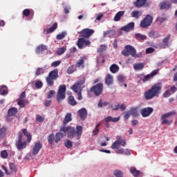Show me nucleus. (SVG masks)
<instances>
[{"label":"nucleus","mask_w":177,"mask_h":177,"mask_svg":"<svg viewBox=\"0 0 177 177\" xmlns=\"http://www.w3.org/2000/svg\"><path fill=\"white\" fill-rule=\"evenodd\" d=\"M59 131L67 133V136L70 139H73V138H75V136H77V140H80V139H81V135H82V127L77 126L75 130V128L71 126H68L67 127L63 126L61 127Z\"/></svg>","instance_id":"obj_1"},{"label":"nucleus","mask_w":177,"mask_h":177,"mask_svg":"<svg viewBox=\"0 0 177 177\" xmlns=\"http://www.w3.org/2000/svg\"><path fill=\"white\" fill-rule=\"evenodd\" d=\"M21 132L22 133H19L18 136V139L15 142V146L17 150H24V149H26L27 142L28 143H30L32 139L31 133L28 132L26 129H23L21 130ZM23 135H24V136H26L27 141H23Z\"/></svg>","instance_id":"obj_2"},{"label":"nucleus","mask_w":177,"mask_h":177,"mask_svg":"<svg viewBox=\"0 0 177 177\" xmlns=\"http://www.w3.org/2000/svg\"><path fill=\"white\" fill-rule=\"evenodd\" d=\"M161 89H162V82H159L154 84L150 89L145 92V98L146 100H150V99H153V97L158 96V95L161 93Z\"/></svg>","instance_id":"obj_3"},{"label":"nucleus","mask_w":177,"mask_h":177,"mask_svg":"<svg viewBox=\"0 0 177 177\" xmlns=\"http://www.w3.org/2000/svg\"><path fill=\"white\" fill-rule=\"evenodd\" d=\"M86 79L85 77H83L82 80L77 81V82L75 83L71 87V89L75 92V93H77V100H82V85L85 84Z\"/></svg>","instance_id":"obj_4"},{"label":"nucleus","mask_w":177,"mask_h":177,"mask_svg":"<svg viewBox=\"0 0 177 177\" xmlns=\"http://www.w3.org/2000/svg\"><path fill=\"white\" fill-rule=\"evenodd\" d=\"M57 78H59V69L55 68L50 71L48 77L46 78L47 85H48V86H53V84H55V81H56Z\"/></svg>","instance_id":"obj_5"},{"label":"nucleus","mask_w":177,"mask_h":177,"mask_svg":"<svg viewBox=\"0 0 177 177\" xmlns=\"http://www.w3.org/2000/svg\"><path fill=\"white\" fill-rule=\"evenodd\" d=\"M174 115H176V111H171L162 115L160 117L161 124L162 125H171V124L174 122V120H171L169 118L174 117Z\"/></svg>","instance_id":"obj_6"},{"label":"nucleus","mask_w":177,"mask_h":177,"mask_svg":"<svg viewBox=\"0 0 177 177\" xmlns=\"http://www.w3.org/2000/svg\"><path fill=\"white\" fill-rule=\"evenodd\" d=\"M123 56L128 57L131 55L133 57H139V55L136 54V49L131 45H127L124 49L122 50Z\"/></svg>","instance_id":"obj_7"},{"label":"nucleus","mask_w":177,"mask_h":177,"mask_svg":"<svg viewBox=\"0 0 177 177\" xmlns=\"http://www.w3.org/2000/svg\"><path fill=\"white\" fill-rule=\"evenodd\" d=\"M66 85L62 84L59 86V90L57 94V101L58 102V103H61V102H63V100L66 99Z\"/></svg>","instance_id":"obj_8"},{"label":"nucleus","mask_w":177,"mask_h":177,"mask_svg":"<svg viewBox=\"0 0 177 177\" xmlns=\"http://www.w3.org/2000/svg\"><path fill=\"white\" fill-rule=\"evenodd\" d=\"M90 92H93L95 96H100L103 93V84L98 83L90 88Z\"/></svg>","instance_id":"obj_9"},{"label":"nucleus","mask_w":177,"mask_h":177,"mask_svg":"<svg viewBox=\"0 0 177 177\" xmlns=\"http://www.w3.org/2000/svg\"><path fill=\"white\" fill-rule=\"evenodd\" d=\"M151 23H153V17L150 15H147L140 22V26L142 28H147L151 26Z\"/></svg>","instance_id":"obj_10"},{"label":"nucleus","mask_w":177,"mask_h":177,"mask_svg":"<svg viewBox=\"0 0 177 177\" xmlns=\"http://www.w3.org/2000/svg\"><path fill=\"white\" fill-rule=\"evenodd\" d=\"M80 37L86 38L88 39L91 35H93L95 34V30L93 29H89V28H84L81 32H79Z\"/></svg>","instance_id":"obj_11"},{"label":"nucleus","mask_w":177,"mask_h":177,"mask_svg":"<svg viewBox=\"0 0 177 177\" xmlns=\"http://www.w3.org/2000/svg\"><path fill=\"white\" fill-rule=\"evenodd\" d=\"M77 45L79 49H84V48H86V46L91 45V41L86 39L85 37H80L77 40Z\"/></svg>","instance_id":"obj_12"},{"label":"nucleus","mask_w":177,"mask_h":177,"mask_svg":"<svg viewBox=\"0 0 177 177\" xmlns=\"http://www.w3.org/2000/svg\"><path fill=\"white\" fill-rule=\"evenodd\" d=\"M42 146L43 145H42V142H41V141H37L35 142V145L32 150V154L33 156H37V154L39 153V150L42 149Z\"/></svg>","instance_id":"obj_13"},{"label":"nucleus","mask_w":177,"mask_h":177,"mask_svg":"<svg viewBox=\"0 0 177 177\" xmlns=\"http://www.w3.org/2000/svg\"><path fill=\"white\" fill-rule=\"evenodd\" d=\"M153 111H154V109L151 107L143 108L140 110V114L142 117L146 118L149 117V115H150Z\"/></svg>","instance_id":"obj_14"},{"label":"nucleus","mask_w":177,"mask_h":177,"mask_svg":"<svg viewBox=\"0 0 177 177\" xmlns=\"http://www.w3.org/2000/svg\"><path fill=\"white\" fill-rule=\"evenodd\" d=\"M177 91V88L175 86H171L170 87V89L166 90L163 94H162V97H169V96H171V95H172V93H175V92H176Z\"/></svg>","instance_id":"obj_15"},{"label":"nucleus","mask_w":177,"mask_h":177,"mask_svg":"<svg viewBox=\"0 0 177 177\" xmlns=\"http://www.w3.org/2000/svg\"><path fill=\"white\" fill-rule=\"evenodd\" d=\"M106 122V128H110L109 122H118L120 121V117L118 118H113L111 116H108L104 119Z\"/></svg>","instance_id":"obj_16"},{"label":"nucleus","mask_w":177,"mask_h":177,"mask_svg":"<svg viewBox=\"0 0 177 177\" xmlns=\"http://www.w3.org/2000/svg\"><path fill=\"white\" fill-rule=\"evenodd\" d=\"M158 73V70H154L150 74H148L144 76L142 78V82H147V81H150V80H151V78H153L154 75H157Z\"/></svg>","instance_id":"obj_17"},{"label":"nucleus","mask_w":177,"mask_h":177,"mask_svg":"<svg viewBox=\"0 0 177 177\" xmlns=\"http://www.w3.org/2000/svg\"><path fill=\"white\" fill-rule=\"evenodd\" d=\"M169 38H171V35H167L163 39H162V44L160 45V49H165V48H168L169 46Z\"/></svg>","instance_id":"obj_18"},{"label":"nucleus","mask_w":177,"mask_h":177,"mask_svg":"<svg viewBox=\"0 0 177 177\" xmlns=\"http://www.w3.org/2000/svg\"><path fill=\"white\" fill-rule=\"evenodd\" d=\"M135 28V23L131 22L128 24L127 26H123L121 30L125 31V32H129V31H132Z\"/></svg>","instance_id":"obj_19"},{"label":"nucleus","mask_w":177,"mask_h":177,"mask_svg":"<svg viewBox=\"0 0 177 177\" xmlns=\"http://www.w3.org/2000/svg\"><path fill=\"white\" fill-rule=\"evenodd\" d=\"M171 1H165L160 3V9L164 10L165 9H171Z\"/></svg>","instance_id":"obj_20"},{"label":"nucleus","mask_w":177,"mask_h":177,"mask_svg":"<svg viewBox=\"0 0 177 177\" xmlns=\"http://www.w3.org/2000/svg\"><path fill=\"white\" fill-rule=\"evenodd\" d=\"M77 113L81 120H85V118H86V116L88 115V111H86V109L85 108L81 109L78 111Z\"/></svg>","instance_id":"obj_21"},{"label":"nucleus","mask_w":177,"mask_h":177,"mask_svg":"<svg viewBox=\"0 0 177 177\" xmlns=\"http://www.w3.org/2000/svg\"><path fill=\"white\" fill-rule=\"evenodd\" d=\"M147 2V0H136L134 2V5L136 8H142V6H145L146 5Z\"/></svg>","instance_id":"obj_22"},{"label":"nucleus","mask_w":177,"mask_h":177,"mask_svg":"<svg viewBox=\"0 0 177 177\" xmlns=\"http://www.w3.org/2000/svg\"><path fill=\"white\" fill-rule=\"evenodd\" d=\"M124 15H125V11L118 12L113 18L114 21H120Z\"/></svg>","instance_id":"obj_23"},{"label":"nucleus","mask_w":177,"mask_h":177,"mask_svg":"<svg viewBox=\"0 0 177 177\" xmlns=\"http://www.w3.org/2000/svg\"><path fill=\"white\" fill-rule=\"evenodd\" d=\"M62 138H64V134L62 133V131L57 133L55 137V142L59 143V142L62 140Z\"/></svg>","instance_id":"obj_24"},{"label":"nucleus","mask_w":177,"mask_h":177,"mask_svg":"<svg viewBox=\"0 0 177 177\" xmlns=\"http://www.w3.org/2000/svg\"><path fill=\"white\" fill-rule=\"evenodd\" d=\"M109 70L111 73H113V74H115V73H118V71L120 70V66L115 64H113L111 65Z\"/></svg>","instance_id":"obj_25"},{"label":"nucleus","mask_w":177,"mask_h":177,"mask_svg":"<svg viewBox=\"0 0 177 177\" xmlns=\"http://www.w3.org/2000/svg\"><path fill=\"white\" fill-rule=\"evenodd\" d=\"M113 76L111 75L108 74L105 77V84L108 86L113 85Z\"/></svg>","instance_id":"obj_26"},{"label":"nucleus","mask_w":177,"mask_h":177,"mask_svg":"<svg viewBox=\"0 0 177 177\" xmlns=\"http://www.w3.org/2000/svg\"><path fill=\"white\" fill-rule=\"evenodd\" d=\"M17 114V109L15 107L10 108L8 111V117H13Z\"/></svg>","instance_id":"obj_27"},{"label":"nucleus","mask_w":177,"mask_h":177,"mask_svg":"<svg viewBox=\"0 0 177 177\" xmlns=\"http://www.w3.org/2000/svg\"><path fill=\"white\" fill-rule=\"evenodd\" d=\"M48 50V48H46V46L41 44L36 48V53L39 54V53H41V52H44V50Z\"/></svg>","instance_id":"obj_28"},{"label":"nucleus","mask_w":177,"mask_h":177,"mask_svg":"<svg viewBox=\"0 0 177 177\" xmlns=\"http://www.w3.org/2000/svg\"><path fill=\"white\" fill-rule=\"evenodd\" d=\"M135 37L140 42H143L145 39H147V37L146 35H143L140 33H137L135 35Z\"/></svg>","instance_id":"obj_29"},{"label":"nucleus","mask_w":177,"mask_h":177,"mask_svg":"<svg viewBox=\"0 0 177 177\" xmlns=\"http://www.w3.org/2000/svg\"><path fill=\"white\" fill-rule=\"evenodd\" d=\"M115 141L120 143L121 146H122L123 147H125L127 145V142L125 141V140L122 139V136H117Z\"/></svg>","instance_id":"obj_30"},{"label":"nucleus","mask_w":177,"mask_h":177,"mask_svg":"<svg viewBox=\"0 0 177 177\" xmlns=\"http://www.w3.org/2000/svg\"><path fill=\"white\" fill-rule=\"evenodd\" d=\"M71 120H72L71 113H67L64 119V121H63L64 127H66V124H68V122H70V121H71Z\"/></svg>","instance_id":"obj_31"},{"label":"nucleus","mask_w":177,"mask_h":177,"mask_svg":"<svg viewBox=\"0 0 177 177\" xmlns=\"http://www.w3.org/2000/svg\"><path fill=\"white\" fill-rule=\"evenodd\" d=\"M7 93H8V87L5 85H2L0 86V95L2 96H5Z\"/></svg>","instance_id":"obj_32"},{"label":"nucleus","mask_w":177,"mask_h":177,"mask_svg":"<svg viewBox=\"0 0 177 177\" xmlns=\"http://www.w3.org/2000/svg\"><path fill=\"white\" fill-rule=\"evenodd\" d=\"M68 103L71 106H75L77 104V101L75 100V98H74V96L70 95L68 98Z\"/></svg>","instance_id":"obj_33"},{"label":"nucleus","mask_w":177,"mask_h":177,"mask_svg":"<svg viewBox=\"0 0 177 177\" xmlns=\"http://www.w3.org/2000/svg\"><path fill=\"white\" fill-rule=\"evenodd\" d=\"M130 172L131 174H133V176L134 177H139V175H140V171L136 169V168L133 167L130 169Z\"/></svg>","instance_id":"obj_34"},{"label":"nucleus","mask_w":177,"mask_h":177,"mask_svg":"<svg viewBox=\"0 0 177 177\" xmlns=\"http://www.w3.org/2000/svg\"><path fill=\"white\" fill-rule=\"evenodd\" d=\"M9 167L11 174H16V172H17V167L15 163H10Z\"/></svg>","instance_id":"obj_35"},{"label":"nucleus","mask_w":177,"mask_h":177,"mask_svg":"<svg viewBox=\"0 0 177 177\" xmlns=\"http://www.w3.org/2000/svg\"><path fill=\"white\" fill-rule=\"evenodd\" d=\"M6 136V127H3L0 129V140L1 139H3Z\"/></svg>","instance_id":"obj_36"},{"label":"nucleus","mask_w":177,"mask_h":177,"mask_svg":"<svg viewBox=\"0 0 177 177\" xmlns=\"http://www.w3.org/2000/svg\"><path fill=\"white\" fill-rule=\"evenodd\" d=\"M142 16V11H133L131 12V17L139 19Z\"/></svg>","instance_id":"obj_37"},{"label":"nucleus","mask_w":177,"mask_h":177,"mask_svg":"<svg viewBox=\"0 0 177 177\" xmlns=\"http://www.w3.org/2000/svg\"><path fill=\"white\" fill-rule=\"evenodd\" d=\"M133 68L136 70H143L145 68V64L138 63L133 65Z\"/></svg>","instance_id":"obj_38"},{"label":"nucleus","mask_w":177,"mask_h":177,"mask_svg":"<svg viewBox=\"0 0 177 177\" xmlns=\"http://www.w3.org/2000/svg\"><path fill=\"white\" fill-rule=\"evenodd\" d=\"M57 28V23H55L52 27L47 30L46 34H50V32H53Z\"/></svg>","instance_id":"obj_39"},{"label":"nucleus","mask_w":177,"mask_h":177,"mask_svg":"<svg viewBox=\"0 0 177 177\" xmlns=\"http://www.w3.org/2000/svg\"><path fill=\"white\" fill-rule=\"evenodd\" d=\"M130 112V114L133 116V117H138V115H139V113H138V109L136 108H132L130 111H129Z\"/></svg>","instance_id":"obj_40"},{"label":"nucleus","mask_w":177,"mask_h":177,"mask_svg":"<svg viewBox=\"0 0 177 177\" xmlns=\"http://www.w3.org/2000/svg\"><path fill=\"white\" fill-rule=\"evenodd\" d=\"M121 146V143H120L118 141H115L112 145H111V149H113V150H115L117 149H120Z\"/></svg>","instance_id":"obj_41"},{"label":"nucleus","mask_w":177,"mask_h":177,"mask_svg":"<svg viewBox=\"0 0 177 177\" xmlns=\"http://www.w3.org/2000/svg\"><path fill=\"white\" fill-rule=\"evenodd\" d=\"M113 175L115 177H124V173L118 169L113 171Z\"/></svg>","instance_id":"obj_42"},{"label":"nucleus","mask_w":177,"mask_h":177,"mask_svg":"<svg viewBox=\"0 0 177 177\" xmlns=\"http://www.w3.org/2000/svg\"><path fill=\"white\" fill-rule=\"evenodd\" d=\"M106 49H107V46L102 44L100 46V48H98V49L97 50V52L98 53H103V52H104Z\"/></svg>","instance_id":"obj_43"},{"label":"nucleus","mask_w":177,"mask_h":177,"mask_svg":"<svg viewBox=\"0 0 177 177\" xmlns=\"http://www.w3.org/2000/svg\"><path fill=\"white\" fill-rule=\"evenodd\" d=\"M66 50H67V48L66 47H62L57 49V55L58 56H60V55H63V53H64V52H66Z\"/></svg>","instance_id":"obj_44"},{"label":"nucleus","mask_w":177,"mask_h":177,"mask_svg":"<svg viewBox=\"0 0 177 177\" xmlns=\"http://www.w3.org/2000/svg\"><path fill=\"white\" fill-rule=\"evenodd\" d=\"M66 35H67V33L66 32H62L61 34L57 35L56 38L57 39L62 40L66 37Z\"/></svg>","instance_id":"obj_45"},{"label":"nucleus","mask_w":177,"mask_h":177,"mask_svg":"<svg viewBox=\"0 0 177 177\" xmlns=\"http://www.w3.org/2000/svg\"><path fill=\"white\" fill-rule=\"evenodd\" d=\"M48 142L49 145H53V142H55V135L50 134V136H48Z\"/></svg>","instance_id":"obj_46"},{"label":"nucleus","mask_w":177,"mask_h":177,"mask_svg":"<svg viewBox=\"0 0 177 177\" xmlns=\"http://www.w3.org/2000/svg\"><path fill=\"white\" fill-rule=\"evenodd\" d=\"M64 146L66 147V149H71V147H73V142L70 140H68L64 143Z\"/></svg>","instance_id":"obj_47"},{"label":"nucleus","mask_w":177,"mask_h":177,"mask_svg":"<svg viewBox=\"0 0 177 177\" xmlns=\"http://www.w3.org/2000/svg\"><path fill=\"white\" fill-rule=\"evenodd\" d=\"M22 14H23V16H24L25 17H28V16L31 15V11L30 10V9L26 8L24 10Z\"/></svg>","instance_id":"obj_48"},{"label":"nucleus","mask_w":177,"mask_h":177,"mask_svg":"<svg viewBox=\"0 0 177 177\" xmlns=\"http://www.w3.org/2000/svg\"><path fill=\"white\" fill-rule=\"evenodd\" d=\"M17 104L19 106L20 109H24V107H26L24 100H19Z\"/></svg>","instance_id":"obj_49"},{"label":"nucleus","mask_w":177,"mask_h":177,"mask_svg":"<svg viewBox=\"0 0 177 177\" xmlns=\"http://www.w3.org/2000/svg\"><path fill=\"white\" fill-rule=\"evenodd\" d=\"M84 57H81L80 59H79V62H77L76 63V67H81V66H82V67H84Z\"/></svg>","instance_id":"obj_50"},{"label":"nucleus","mask_w":177,"mask_h":177,"mask_svg":"<svg viewBox=\"0 0 177 177\" xmlns=\"http://www.w3.org/2000/svg\"><path fill=\"white\" fill-rule=\"evenodd\" d=\"M75 71V69L74 68V65H71L69 66L66 71L67 74H73Z\"/></svg>","instance_id":"obj_51"},{"label":"nucleus","mask_w":177,"mask_h":177,"mask_svg":"<svg viewBox=\"0 0 177 177\" xmlns=\"http://www.w3.org/2000/svg\"><path fill=\"white\" fill-rule=\"evenodd\" d=\"M45 71V69L43 68H38L36 70L35 74L36 75H41V74H44V72Z\"/></svg>","instance_id":"obj_52"},{"label":"nucleus","mask_w":177,"mask_h":177,"mask_svg":"<svg viewBox=\"0 0 177 177\" xmlns=\"http://www.w3.org/2000/svg\"><path fill=\"white\" fill-rule=\"evenodd\" d=\"M62 64V61H55L51 63V67H59Z\"/></svg>","instance_id":"obj_53"},{"label":"nucleus","mask_w":177,"mask_h":177,"mask_svg":"<svg viewBox=\"0 0 177 177\" xmlns=\"http://www.w3.org/2000/svg\"><path fill=\"white\" fill-rule=\"evenodd\" d=\"M55 93H56L55 91L50 90L47 95L48 99H52L55 96Z\"/></svg>","instance_id":"obj_54"},{"label":"nucleus","mask_w":177,"mask_h":177,"mask_svg":"<svg viewBox=\"0 0 177 177\" xmlns=\"http://www.w3.org/2000/svg\"><path fill=\"white\" fill-rule=\"evenodd\" d=\"M8 151L6 150L1 151V157L2 158H8Z\"/></svg>","instance_id":"obj_55"},{"label":"nucleus","mask_w":177,"mask_h":177,"mask_svg":"<svg viewBox=\"0 0 177 177\" xmlns=\"http://www.w3.org/2000/svg\"><path fill=\"white\" fill-rule=\"evenodd\" d=\"M36 120L38 122H44V121H45V118H44V117L37 115L36 117Z\"/></svg>","instance_id":"obj_56"},{"label":"nucleus","mask_w":177,"mask_h":177,"mask_svg":"<svg viewBox=\"0 0 177 177\" xmlns=\"http://www.w3.org/2000/svg\"><path fill=\"white\" fill-rule=\"evenodd\" d=\"M155 50H156L154 48H153L152 47H150V48H148L146 49V53H147V55H149L150 53H154Z\"/></svg>","instance_id":"obj_57"},{"label":"nucleus","mask_w":177,"mask_h":177,"mask_svg":"<svg viewBox=\"0 0 177 177\" xmlns=\"http://www.w3.org/2000/svg\"><path fill=\"white\" fill-rule=\"evenodd\" d=\"M35 86L37 88V89H41V87L42 86L43 84L41 81H37L35 84Z\"/></svg>","instance_id":"obj_58"},{"label":"nucleus","mask_w":177,"mask_h":177,"mask_svg":"<svg viewBox=\"0 0 177 177\" xmlns=\"http://www.w3.org/2000/svg\"><path fill=\"white\" fill-rule=\"evenodd\" d=\"M131 116V113L129 111L124 112V120H128L129 117Z\"/></svg>","instance_id":"obj_59"},{"label":"nucleus","mask_w":177,"mask_h":177,"mask_svg":"<svg viewBox=\"0 0 177 177\" xmlns=\"http://www.w3.org/2000/svg\"><path fill=\"white\" fill-rule=\"evenodd\" d=\"M26 99V91L21 93L19 97V100H24Z\"/></svg>","instance_id":"obj_60"},{"label":"nucleus","mask_w":177,"mask_h":177,"mask_svg":"<svg viewBox=\"0 0 177 177\" xmlns=\"http://www.w3.org/2000/svg\"><path fill=\"white\" fill-rule=\"evenodd\" d=\"M50 104H52V100H46L44 102V106L46 107H49V106H50Z\"/></svg>","instance_id":"obj_61"},{"label":"nucleus","mask_w":177,"mask_h":177,"mask_svg":"<svg viewBox=\"0 0 177 177\" xmlns=\"http://www.w3.org/2000/svg\"><path fill=\"white\" fill-rule=\"evenodd\" d=\"M149 37H150L151 38H156V32H154L153 30H151L149 33Z\"/></svg>","instance_id":"obj_62"},{"label":"nucleus","mask_w":177,"mask_h":177,"mask_svg":"<svg viewBox=\"0 0 177 177\" xmlns=\"http://www.w3.org/2000/svg\"><path fill=\"white\" fill-rule=\"evenodd\" d=\"M118 81H119V82H124V76L122 75H118Z\"/></svg>","instance_id":"obj_63"},{"label":"nucleus","mask_w":177,"mask_h":177,"mask_svg":"<svg viewBox=\"0 0 177 177\" xmlns=\"http://www.w3.org/2000/svg\"><path fill=\"white\" fill-rule=\"evenodd\" d=\"M116 154H124V149L121 148L115 151Z\"/></svg>","instance_id":"obj_64"}]
</instances>
